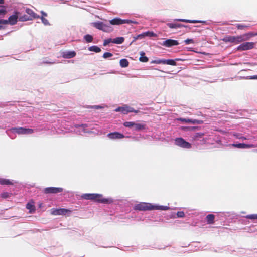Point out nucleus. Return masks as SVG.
Here are the masks:
<instances>
[{
    "mask_svg": "<svg viewBox=\"0 0 257 257\" xmlns=\"http://www.w3.org/2000/svg\"><path fill=\"white\" fill-rule=\"evenodd\" d=\"M20 13L17 11H15L14 14L10 16L8 20H5L6 21V24H10L11 25H15L18 21Z\"/></svg>",
    "mask_w": 257,
    "mask_h": 257,
    "instance_id": "423d86ee",
    "label": "nucleus"
},
{
    "mask_svg": "<svg viewBox=\"0 0 257 257\" xmlns=\"http://www.w3.org/2000/svg\"><path fill=\"white\" fill-rule=\"evenodd\" d=\"M26 208L29 210L30 213H34L36 210L34 202L33 201L28 202L26 204Z\"/></svg>",
    "mask_w": 257,
    "mask_h": 257,
    "instance_id": "f3484780",
    "label": "nucleus"
},
{
    "mask_svg": "<svg viewBox=\"0 0 257 257\" xmlns=\"http://www.w3.org/2000/svg\"><path fill=\"white\" fill-rule=\"evenodd\" d=\"M5 3L4 0H0V4H4Z\"/></svg>",
    "mask_w": 257,
    "mask_h": 257,
    "instance_id": "6e6d98bb",
    "label": "nucleus"
},
{
    "mask_svg": "<svg viewBox=\"0 0 257 257\" xmlns=\"http://www.w3.org/2000/svg\"><path fill=\"white\" fill-rule=\"evenodd\" d=\"M126 109H127L128 113V112H134L135 113H138L139 112V110H135L134 109V108H133L132 107H130L127 106H126Z\"/></svg>",
    "mask_w": 257,
    "mask_h": 257,
    "instance_id": "79ce46f5",
    "label": "nucleus"
},
{
    "mask_svg": "<svg viewBox=\"0 0 257 257\" xmlns=\"http://www.w3.org/2000/svg\"><path fill=\"white\" fill-rule=\"evenodd\" d=\"M107 137L110 139H117L124 138L123 134L117 132L109 133L107 135Z\"/></svg>",
    "mask_w": 257,
    "mask_h": 257,
    "instance_id": "f8f14e48",
    "label": "nucleus"
},
{
    "mask_svg": "<svg viewBox=\"0 0 257 257\" xmlns=\"http://www.w3.org/2000/svg\"><path fill=\"white\" fill-rule=\"evenodd\" d=\"M102 31L106 32H109L112 31V28L111 27L104 24V25L103 26V29H102Z\"/></svg>",
    "mask_w": 257,
    "mask_h": 257,
    "instance_id": "473e14b6",
    "label": "nucleus"
},
{
    "mask_svg": "<svg viewBox=\"0 0 257 257\" xmlns=\"http://www.w3.org/2000/svg\"><path fill=\"white\" fill-rule=\"evenodd\" d=\"M41 14L42 15V17H44V16H47V14L45 12H44V11H41Z\"/></svg>",
    "mask_w": 257,
    "mask_h": 257,
    "instance_id": "5fc2aeb1",
    "label": "nucleus"
},
{
    "mask_svg": "<svg viewBox=\"0 0 257 257\" xmlns=\"http://www.w3.org/2000/svg\"><path fill=\"white\" fill-rule=\"evenodd\" d=\"M248 39V36L247 34L236 36H233V43L237 44L244 41L247 40Z\"/></svg>",
    "mask_w": 257,
    "mask_h": 257,
    "instance_id": "9b49d317",
    "label": "nucleus"
},
{
    "mask_svg": "<svg viewBox=\"0 0 257 257\" xmlns=\"http://www.w3.org/2000/svg\"><path fill=\"white\" fill-rule=\"evenodd\" d=\"M145 37V35L144 34V33L141 34H139L138 35L137 37L135 38V39H142L143 38Z\"/></svg>",
    "mask_w": 257,
    "mask_h": 257,
    "instance_id": "8fccbe9b",
    "label": "nucleus"
},
{
    "mask_svg": "<svg viewBox=\"0 0 257 257\" xmlns=\"http://www.w3.org/2000/svg\"><path fill=\"white\" fill-rule=\"evenodd\" d=\"M181 120L182 121H184V122H189V123H191L192 124H193V122H194V119L192 120V119H181Z\"/></svg>",
    "mask_w": 257,
    "mask_h": 257,
    "instance_id": "09e8293b",
    "label": "nucleus"
},
{
    "mask_svg": "<svg viewBox=\"0 0 257 257\" xmlns=\"http://www.w3.org/2000/svg\"><path fill=\"white\" fill-rule=\"evenodd\" d=\"M120 65L121 67H126L129 65V62L126 59H122L119 62Z\"/></svg>",
    "mask_w": 257,
    "mask_h": 257,
    "instance_id": "a878e982",
    "label": "nucleus"
},
{
    "mask_svg": "<svg viewBox=\"0 0 257 257\" xmlns=\"http://www.w3.org/2000/svg\"><path fill=\"white\" fill-rule=\"evenodd\" d=\"M231 146L238 148H250L254 147L253 144H246L244 143L232 144Z\"/></svg>",
    "mask_w": 257,
    "mask_h": 257,
    "instance_id": "4468645a",
    "label": "nucleus"
},
{
    "mask_svg": "<svg viewBox=\"0 0 257 257\" xmlns=\"http://www.w3.org/2000/svg\"><path fill=\"white\" fill-rule=\"evenodd\" d=\"M115 111L117 112H121V113L124 114H127L128 113L126 109V106L124 107H119L116 108L115 109Z\"/></svg>",
    "mask_w": 257,
    "mask_h": 257,
    "instance_id": "c756f323",
    "label": "nucleus"
},
{
    "mask_svg": "<svg viewBox=\"0 0 257 257\" xmlns=\"http://www.w3.org/2000/svg\"><path fill=\"white\" fill-rule=\"evenodd\" d=\"M134 122L126 121L123 123V125L126 127L133 128L134 125Z\"/></svg>",
    "mask_w": 257,
    "mask_h": 257,
    "instance_id": "f704fd0d",
    "label": "nucleus"
},
{
    "mask_svg": "<svg viewBox=\"0 0 257 257\" xmlns=\"http://www.w3.org/2000/svg\"><path fill=\"white\" fill-rule=\"evenodd\" d=\"M88 50L90 51L95 52L96 53H99L101 52V49L97 46H92L88 48Z\"/></svg>",
    "mask_w": 257,
    "mask_h": 257,
    "instance_id": "393cba45",
    "label": "nucleus"
},
{
    "mask_svg": "<svg viewBox=\"0 0 257 257\" xmlns=\"http://www.w3.org/2000/svg\"><path fill=\"white\" fill-rule=\"evenodd\" d=\"M112 39H105L103 42V46H106V45H108L110 43L112 42Z\"/></svg>",
    "mask_w": 257,
    "mask_h": 257,
    "instance_id": "a19ab883",
    "label": "nucleus"
},
{
    "mask_svg": "<svg viewBox=\"0 0 257 257\" xmlns=\"http://www.w3.org/2000/svg\"><path fill=\"white\" fill-rule=\"evenodd\" d=\"M184 60L183 59H181V58H176L175 59V60H173V59H168V60H165V64H168V65H172V66H176L177 64H176V61H184Z\"/></svg>",
    "mask_w": 257,
    "mask_h": 257,
    "instance_id": "dca6fc26",
    "label": "nucleus"
},
{
    "mask_svg": "<svg viewBox=\"0 0 257 257\" xmlns=\"http://www.w3.org/2000/svg\"><path fill=\"white\" fill-rule=\"evenodd\" d=\"M124 41V38L123 37H117L116 38L113 39L112 40V43L115 44H122Z\"/></svg>",
    "mask_w": 257,
    "mask_h": 257,
    "instance_id": "bb28decb",
    "label": "nucleus"
},
{
    "mask_svg": "<svg viewBox=\"0 0 257 257\" xmlns=\"http://www.w3.org/2000/svg\"><path fill=\"white\" fill-rule=\"evenodd\" d=\"M156 64H165V59H158L155 60L152 62Z\"/></svg>",
    "mask_w": 257,
    "mask_h": 257,
    "instance_id": "58836bf2",
    "label": "nucleus"
},
{
    "mask_svg": "<svg viewBox=\"0 0 257 257\" xmlns=\"http://www.w3.org/2000/svg\"><path fill=\"white\" fill-rule=\"evenodd\" d=\"M233 136L234 137H235V138L237 139H242V140L246 139V138L245 137L241 136L239 134H233Z\"/></svg>",
    "mask_w": 257,
    "mask_h": 257,
    "instance_id": "37998d69",
    "label": "nucleus"
},
{
    "mask_svg": "<svg viewBox=\"0 0 257 257\" xmlns=\"http://www.w3.org/2000/svg\"><path fill=\"white\" fill-rule=\"evenodd\" d=\"M254 42H244L240 44L237 48V50L239 51H245L251 49L254 47Z\"/></svg>",
    "mask_w": 257,
    "mask_h": 257,
    "instance_id": "0eeeda50",
    "label": "nucleus"
},
{
    "mask_svg": "<svg viewBox=\"0 0 257 257\" xmlns=\"http://www.w3.org/2000/svg\"><path fill=\"white\" fill-rule=\"evenodd\" d=\"M167 25L171 29L179 28L184 26V25L181 24L174 23H168L167 24Z\"/></svg>",
    "mask_w": 257,
    "mask_h": 257,
    "instance_id": "412c9836",
    "label": "nucleus"
},
{
    "mask_svg": "<svg viewBox=\"0 0 257 257\" xmlns=\"http://www.w3.org/2000/svg\"><path fill=\"white\" fill-rule=\"evenodd\" d=\"M11 194L9 193L8 192H3L1 194V197L3 199H6L10 197Z\"/></svg>",
    "mask_w": 257,
    "mask_h": 257,
    "instance_id": "e433bc0d",
    "label": "nucleus"
},
{
    "mask_svg": "<svg viewBox=\"0 0 257 257\" xmlns=\"http://www.w3.org/2000/svg\"><path fill=\"white\" fill-rule=\"evenodd\" d=\"M145 52H143V51H142L140 52V55H141V56L139 58V60L141 61V62H147L149 60V59L148 57H147L146 56H145Z\"/></svg>",
    "mask_w": 257,
    "mask_h": 257,
    "instance_id": "5701e85b",
    "label": "nucleus"
},
{
    "mask_svg": "<svg viewBox=\"0 0 257 257\" xmlns=\"http://www.w3.org/2000/svg\"><path fill=\"white\" fill-rule=\"evenodd\" d=\"M12 130L18 134H31L34 132L33 129L23 127L13 128Z\"/></svg>",
    "mask_w": 257,
    "mask_h": 257,
    "instance_id": "1a4fd4ad",
    "label": "nucleus"
},
{
    "mask_svg": "<svg viewBox=\"0 0 257 257\" xmlns=\"http://www.w3.org/2000/svg\"><path fill=\"white\" fill-rule=\"evenodd\" d=\"M63 189L61 187H47L44 190L45 194H57L61 193Z\"/></svg>",
    "mask_w": 257,
    "mask_h": 257,
    "instance_id": "6e6552de",
    "label": "nucleus"
},
{
    "mask_svg": "<svg viewBox=\"0 0 257 257\" xmlns=\"http://www.w3.org/2000/svg\"><path fill=\"white\" fill-rule=\"evenodd\" d=\"M103 25L104 23L102 22H98L93 23V26L100 30H102V29H103Z\"/></svg>",
    "mask_w": 257,
    "mask_h": 257,
    "instance_id": "c85d7f7f",
    "label": "nucleus"
},
{
    "mask_svg": "<svg viewBox=\"0 0 257 257\" xmlns=\"http://www.w3.org/2000/svg\"><path fill=\"white\" fill-rule=\"evenodd\" d=\"M84 39L87 42L89 43L93 41V38L91 35L87 34L84 36Z\"/></svg>",
    "mask_w": 257,
    "mask_h": 257,
    "instance_id": "72a5a7b5",
    "label": "nucleus"
},
{
    "mask_svg": "<svg viewBox=\"0 0 257 257\" xmlns=\"http://www.w3.org/2000/svg\"><path fill=\"white\" fill-rule=\"evenodd\" d=\"M186 44H189L194 42L193 40L191 39H187L184 41Z\"/></svg>",
    "mask_w": 257,
    "mask_h": 257,
    "instance_id": "de8ad7c7",
    "label": "nucleus"
},
{
    "mask_svg": "<svg viewBox=\"0 0 257 257\" xmlns=\"http://www.w3.org/2000/svg\"><path fill=\"white\" fill-rule=\"evenodd\" d=\"M133 128L135 131H140L145 128V125L141 123H134Z\"/></svg>",
    "mask_w": 257,
    "mask_h": 257,
    "instance_id": "4be33fe9",
    "label": "nucleus"
},
{
    "mask_svg": "<svg viewBox=\"0 0 257 257\" xmlns=\"http://www.w3.org/2000/svg\"><path fill=\"white\" fill-rule=\"evenodd\" d=\"M41 19L42 22H43V23L44 24H45V25L49 24V22L47 19H45L43 17H41Z\"/></svg>",
    "mask_w": 257,
    "mask_h": 257,
    "instance_id": "a18cd8bd",
    "label": "nucleus"
},
{
    "mask_svg": "<svg viewBox=\"0 0 257 257\" xmlns=\"http://www.w3.org/2000/svg\"><path fill=\"white\" fill-rule=\"evenodd\" d=\"M82 197L86 200H91L98 203L111 204L113 202L111 198H104L103 195L99 194H84Z\"/></svg>",
    "mask_w": 257,
    "mask_h": 257,
    "instance_id": "f03ea898",
    "label": "nucleus"
},
{
    "mask_svg": "<svg viewBox=\"0 0 257 257\" xmlns=\"http://www.w3.org/2000/svg\"><path fill=\"white\" fill-rule=\"evenodd\" d=\"M175 21H179V22L189 23H205L204 21H202L191 20H187V19H176Z\"/></svg>",
    "mask_w": 257,
    "mask_h": 257,
    "instance_id": "6ab92c4d",
    "label": "nucleus"
},
{
    "mask_svg": "<svg viewBox=\"0 0 257 257\" xmlns=\"http://www.w3.org/2000/svg\"><path fill=\"white\" fill-rule=\"evenodd\" d=\"M215 216L212 214H209L206 217V220L208 224H211L214 222Z\"/></svg>",
    "mask_w": 257,
    "mask_h": 257,
    "instance_id": "aec40b11",
    "label": "nucleus"
},
{
    "mask_svg": "<svg viewBox=\"0 0 257 257\" xmlns=\"http://www.w3.org/2000/svg\"><path fill=\"white\" fill-rule=\"evenodd\" d=\"M71 212V210L64 208L51 209V214L53 215H69Z\"/></svg>",
    "mask_w": 257,
    "mask_h": 257,
    "instance_id": "20e7f679",
    "label": "nucleus"
},
{
    "mask_svg": "<svg viewBox=\"0 0 257 257\" xmlns=\"http://www.w3.org/2000/svg\"><path fill=\"white\" fill-rule=\"evenodd\" d=\"M177 215L178 217L181 218L185 216V214L183 211H179L177 213Z\"/></svg>",
    "mask_w": 257,
    "mask_h": 257,
    "instance_id": "c03bdc74",
    "label": "nucleus"
},
{
    "mask_svg": "<svg viewBox=\"0 0 257 257\" xmlns=\"http://www.w3.org/2000/svg\"><path fill=\"white\" fill-rule=\"evenodd\" d=\"M222 40L225 43H233V36H226Z\"/></svg>",
    "mask_w": 257,
    "mask_h": 257,
    "instance_id": "b1692460",
    "label": "nucleus"
},
{
    "mask_svg": "<svg viewBox=\"0 0 257 257\" xmlns=\"http://www.w3.org/2000/svg\"><path fill=\"white\" fill-rule=\"evenodd\" d=\"M175 143L176 145L184 148H191V145L189 142L186 141L182 138H177L175 140Z\"/></svg>",
    "mask_w": 257,
    "mask_h": 257,
    "instance_id": "39448f33",
    "label": "nucleus"
},
{
    "mask_svg": "<svg viewBox=\"0 0 257 257\" xmlns=\"http://www.w3.org/2000/svg\"><path fill=\"white\" fill-rule=\"evenodd\" d=\"M250 79H257V75H253L250 76Z\"/></svg>",
    "mask_w": 257,
    "mask_h": 257,
    "instance_id": "864d4df0",
    "label": "nucleus"
},
{
    "mask_svg": "<svg viewBox=\"0 0 257 257\" xmlns=\"http://www.w3.org/2000/svg\"><path fill=\"white\" fill-rule=\"evenodd\" d=\"M204 135L203 133H196L193 135L192 138L194 140H198L200 138H202Z\"/></svg>",
    "mask_w": 257,
    "mask_h": 257,
    "instance_id": "cd10ccee",
    "label": "nucleus"
},
{
    "mask_svg": "<svg viewBox=\"0 0 257 257\" xmlns=\"http://www.w3.org/2000/svg\"><path fill=\"white\" fill-rule=\"evenodd\" d=\"M113 56V54L110 52H105L103 55V57L105 59L110 57Z\"/></svg>",
    "mask_w": 257,
    "mask_h": 257,
    "instance_id": "ea45409f",
    "label": "nucleus"
},
{
    "mask_svg": "<svg viewBox=\"0 0 257 257\" xmlns=\"http://www.w3.org/2000/svg\"><path fill=\"white\" fill-rule=\"evenodd\" d=\"M179 44L178 41L173 39H167L163 42L161 44L162 45L166 47H171L173 46H176Z\"/></svg>",
    "mask_w": 257,
    "mask_h": 257,
    "instance_id": "9d476101",
    "label": "nucleus"
},
{
    "mask_svg": "<svg viewBox=\"0 0 257 257\" xmlns=\"http://www.w3.org/2000/svg\"><path fill=\"white\" fill-rule=\"evenodd\" d=\"M0 24H6V21L4 19H0Z\"/></svg>",
    "mask_w": 257,
    "mask_h": 257,
    "instance_id": "603ef678",
    "label": "nucleus"
},
{
    "mask_svg": "<svg viewBox=\"0 0 257 257\" xmlns=\"http://www.w3.org/2000/svg\"><path fill=\"white\" fill-rule=\"evenodd\" d=\"M144 34L145 37H156L157 36V35L152 31H147L144 32Z\"/></svg>",
    "mask_w": 257,
    "mask_h": 257,
    "instance_id": "7c9ffc66",
    "label": "nucleus"
},
{
    "mask_svg": "<svg viewBox=\"0 0 257 257\" xmlns=\"http://www.w3.org/2000/svg\"><path fill=\"white\" fill-rule=\"evenodd\" d=\"M19 20L20 21H26L31 20V18H29L27 15H24L23 16L19 17Z\"/></svg>",
    "mask_w": 257,
    "mask_h": 257,
    "instance_id": "2f4dec72",
    "label": "nucleus"
},
{
    "mask_svg": "<svg viewBox=\"0 0 257 257\" xmlns=\"http://www.w3.org/2000/svg\"><path fill=\"white\" fill-rule=\"evenodd\" d=\"M169 208L168 206H156L153 205L151 203L145 202L137 204L134 206L135 210L139 211H148L153 210H167L169 209Z\"/></svg>",
    "mask_w": 257,
    "mask_h": 257,
    "instance_id": "f257e3e1",
    "label": "nucleus"
},
{
    "mask_svg": "<svg viewBox=\"0 0 257 257\" xmlns=\"http://www.w3.org/2000/svg\"><path fill=\"white\" fill-rule=\"evenodd\" d=\"M203 123V121L202 120H196V119H194V122H193V124H202Z\"/></svg>",
    "mask_w": 257,
    "mask_h": 257,
    "instance_id": "3c124183",
    "label": "nucleus"
},
{
    "mask_svg": "<svg viewBox=\"0 0 257 257\" xmlns=\"http://www.w3.org/2000/svg\"><path fill=\"white\" fill-rule=\"evenodd\" d=\"M7 13V11L5 9H0V16H4Z\"/></svg>",
    "mask_w": 257,
    "mask_h": 257,
    "instance_id": "49530a36",
    "label": "nucleus"
},
{
    "mask_svg": "<svg viewBox=\"0 0 257 257\" xmlns=\"http://www.w3.org/2000/svg\"><path fill=\"white\" fill-rule=\"evenodd\" d=\"M26 13L28 16L29 18H31V20L35 18H39V15L34 13V12L31 9L27 8L26 9Z\"/></svg>",
    "mask_w": 257,
    "mask_h": 257,
    "instance_id": "ddd939ff",
    "label": "nucleus"
},
{
    "mask_svg": "<svg viewBox=\"0 0 257 257\" xmlns=\"http://www.w3.org/2000/svg\"><path fill=\"white\" fill-rule=\"evenodd\" d=\"M248 27H249V26L244 25V24H237L236 25V27L239 30H243V29H244L245 28H246Z\"/></svg>",
    "mask_w": 257,
    "mask_h": 257,
    "instance_id": "c9c22d12",
    "label": "nucleus"
},
{
    "mask_svg": "<svg viewBox=\"0 0 257 257\" xmlns=\"http://www.w3.org/2000/svg\"><path fill=\"white\" fill-rule=\"evenodd\" d=\"M109 23L110 24L112 25H119L123 24L136 23V22L133 21L131 20L121 19L118 17L114 18V19L110 20Z\"/></svg>",
    "mask_w": 257,
    "mask_h": 257,
    "instance_id": "7ed1b4c3",
    "label": "nucleus"
},
{
    "mask_svg": "<svg viewBox=\"0 0 257 257\" xmlns=\"http://www.w3.org/2000/svg\"><path fill=\"white\" fill-rule=\"evenodd\" d=\"M246 218L251 220L257 219V214L248 215L246 216Z\"/></svg>",
    "mask_w": 257,
    "mask_h": 257,
    "instance_id": "4c0bfd02",
    "label": "nucleus"
},
{
    "mask_svg": "<svg viewBox=\"0 0 257 257\" xmlns=\"http://www.w3.org/2000/svg\"><path fill=\"white\" fill-rule=\"evenodd\" d=\"M203 140L204 142H206L207 139H204V138H203Z\"/></svg>",
    "mask_w": 257,
    "mask_h": 257,
    "instance_id": "13d9d810",
    "label": "nucleus"
},
{
    "mask_svg": "<svg viewBox=\"0 0 257 257\" xmlns=\"http://www.w3.org/2000/svg\"><path fill=\"white\" fill-rule=\"evenodd\" d=\"M76 53L75 51H68L64 52L63 54V57L65 58H72L75 57Z\"/></svg>",
    "mask_w": 257,
    "mask_h": 257,
    "instance_id": "a211bd4d",
    "label": "nucleus"
},
{
    "mask_svg": "<svg viewBox=\"0 0 257 257\" xmlns=\"http://www.w3.org/2000/svg\"><path fill=\"white\" fill-rule=\"evenodd\" d=\"M3 29V26L1 25V24H0V30Z\"/></svg>",
    "mask_w": 257,
    "mask_h": 257,
    "instance_id": "4d7b16f0",
    "label": "nucleus"
},
{
    "mask_svg": "<svg viewBox=\"0 0 257 257\" xmlns=\"http://www.w3.org/2000/svg\"><path fill=\"white\" fill-rule=\"evenodd\" d=\"M14 184L13 180L0 178V184L2 185H13Z\"/></svg>",
    "mask_w": 257,
    "mask_h": 257,
    "instance_id": "2eb2a0df",
    "label": "nucleus"
}]
</instances>
